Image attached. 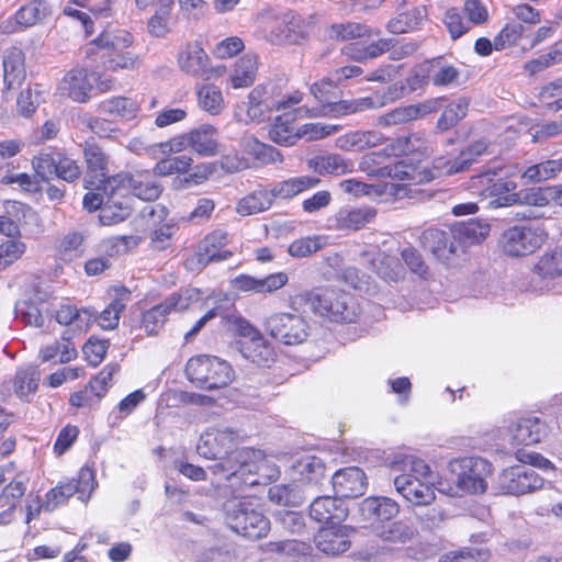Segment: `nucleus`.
<instances>
[{
	"instance_id": "2f4dec72",
	"label": "nucleus",
	"mask_w": 562,
	"mask_h": 562,
	"mask_svg": "<svg viewBox=\"0 0 562 562\" xmlns=\"http://www.w3.org/2000/svg\"><path fill=\"white\" fill-rule=\"evenodd\" d=\"M422 246L429 250L438 260H449L458 251L452 238V229L427 228L420 236Z\"/></svg>"
},
{
	"instance_id": "0e129e2a",
	"label": "nucleus",
	"mask_w": 562,
	"mask_h": 562,
	"mask_svg": "<svg viewBox=\"0 0 562 562\" xmlns=\"http://www.w3.org/2000/svg\"><path fill=\"white\" fill-rule=\"evenodd\" d=\"M139 237L137 236H113L103 239L99 244V251L102 254L101 257L114 258L121 252L127 251L131 246H137L139 244Z\"/></svg>"
},
{
	"instance_id": "f03ea898",
	"label": "nucleus",
	"mask_w": 562,
	"mask_h": 562,
	"mask_svg": "<svg viewBox=\"0 0 562 562\" xmlns=\"http://www.w3.org/2000/svg\"><path fill=\"white\" fill-rule=\"evenodd\" d=\"M391 469L401 472L394 477V486L405 501L414 506H426L435 499L432 485L428 482L431 470L423 459L411 454H395Z\"/></svg>"
},
{
	"instance_id": "58836bf2",
	"label": "nucleus",
	"mask_w": 562,
	"mask_h": 562,
	"mask_svg": "<svg viewBox=\"0 0 562 562\" xmlns=\"http://www.w3.org/2000/svg\"><path fill=\"white\" fill-rule=\"evenodd\" d=\"M228 241V234L217 229L209 234L200 246V262L222 261L232 256V252L223 249Z\"/></svg>"
},
{
	"instance_id": "aec40b11",
	"label": "nucleus",
	"mask_w": 562,
	"mask_h": 562,
	"mask_svg": "<svg viewBox=\"0 0 562 562\" xmlns=\"http://www.w3.org/2000/svg\"><path fill=\"white\" fill-rule=\"evenodd\" d=\"M134 36L126 30H109L100 33L89 43L88 54L104 59L131 47Z\"/></svg>"
},
{
	"instance_id": "dca6fc26",
	"label": "nucleus",
	"mask_w": 562,
	"mask_h": 562,
	"mask_svg": "<svg viewBox=\"0 0 562 562\" xmlns=\"http://www.w3.org/2000/svg\"><path fill=\"white\" fill-rule=\"evenodd\" d=\"M186 291L184 294H188ZM190 295H183L182 293H173L168 296L164 302L153 306L142 314V321L139 328L148 336L158 335L167 321V316L171 311H183L189 307Z\"/></svg>"
},
{
	"instance_id": "ddd939ff",
	"label": "nucleus",
	"mask_w": 562,
	"mask_h": 562,
	"mask_svg": "<svg viewBox=\"0 0 562 562\" xmlns=\"http://www.w3.org/2000/svg\"><path fill=\"white\" fill-rule=\"evenodd\" d=\"M109 187L112 190L120 189L131 199L133 195L143 201H154L162 191L160 184L148 172L136 175L120 172L109 179Z\"/></svg>"
},
{
	"instance_id": "0eeeda50",
	"label": "nucleus",
	"mask_w": 562,
	"mask_h": 562,
	"mask_svg": "<svg viewBox=\"0 0 562 562\" xmlns=\"http://www.w3.org/2000/svg\"><path fill=\"white\" fill-rule=\"evenodd\" d=\"M548 234L539 224H520L505 229L499 239L503 251L510 257L533 254L546 241Z\"/></svg>"
},
{
	"instance_id": "393cba45",
	"label": "nucleus",
	"mask_w": 562,
	"mask_h": 562,
	"mask_svg": "<svg viewBox=\"0 0 562 562\" xmlns=\"http://www.w3.org/2000/svg\"><path fill=\"white\" fill-rule=\"evenodd\" d=\"M441 99H430L418 104L395 108L380 116L378 123L382 126H394L409 123L430 113L437 112L441 108Z\"/></svg>"
},
{
	"instance_id": "8fccbe9b",
	"label": "nucleus",
	"mask_w": 562,
	"mask_h": 562,
	"mask_svg": "<svg viewBox=\"0 0 562 562\" xmlns=\"http://www.w3.org/2000/svg\"><path fill=\"white\" fill-rule=\"evenodd\" d=\"M257 71V56L246 54L235 64L231 75L232 87L235 89L246 88L254 83Z\"/></svg>"
},
{
	"instance_id": "c85d7f7f",
	"label": "nucleus",
	"mask_w": 562,
	"mask_h": 562,
	"mask_svg": "<svg viewBox=\"0 0 562 562\" xmlns=\"http://www.w3.org/2000/svg\"><path fill=\"white\" fill-rule=\"evenodd\" d=\"M175 0H156L154 12L147 21L148 33L156 38H165L178 23Z\"/></svg>"
},
{
	"instance_id": "052dcab7",
	"label": "nucleus",
	"mask_w": 562,
	"mask_h": 562,
	"mask_svg": "<svg viewBox=\"0 0 562 562\" xmlns=\"http://www.w3.org/2000/svg\"><path fill=\"white\" fill-rule=\"evenodd\" d=\"M470 100L467 97H461L451 102L441 113L437 127L440 131H448L458 124L468 114Z\"/></svg>"
},
{
	"instance_id": "69168bd1",
	"label": "nucleus",
	"mask_w": 562,
	"mask_h": 562,
	"mask_svg": "<svg viewBox=\"0 0 562 562\" xmlns=\"http://www.w3.org/2000/svg\"><path fill=\"white\" fill-rule=\"evenodd\" d=\"M193 160L188 155L169 156L160 159L155 168L154 173L161 177H167L173 173H184L191 167Z\"/></svg>"
},
{
	"instance_id": "20e7f679",
	"label": "nucleus",
	"mask_w": 562,
	"mask_h": 562,
	"mask_svg": "<svg viewBox=\"0 0 562 562\" xmlns=\"http://www.w3.org/2000/svg\"><path fill=\"white\" fill-rule=\"evenodd\" d=\"M304 303L311 311L330 322L353 323L360 315V306L353 295L331 288H315L297 294L292 304Z\"/></svg>"
},
{
	"instance_id": "338daca9",
	"label": "nucleus",
	"mask_w": 562,
	"mask_h": 562,
	"mask_svg": "<svg viewBox=\"0 0 562 562\" xmlns=\"http://www.w3.org/2000/svg\"><path fill=\"white\" fill-rule=\"evenodd\" d=\"M372 265L376 273L385 280L397 281L403 276V268L397 258L393 256L378 254L372 260Z\"/></svg>"
},
{
	"instance_id": "774afa93",
	"label": "nucleus",
	"mask_w": 562,
	"mask_h": 562,
	"mask_svg": "<svg viewBox=\"0 0 562 562\" xmlns=\"http://www.w3.org/2000/svg\"><path fill=\"white\" fill-rule=\"evenodd\" d=\"M325 244V239L322 236L301 237L289 245L288 252L294 258H304L321 250Z\"/></svg>"
},
{
	"instance_id": "72a5a7b5",
	"label": "nucleus",
	"mask_w": 562,
	"mask_h": 562,
	"mask_svg": "<svg viewBox=\"0 0 562 562\" xmlns=\"http://www.w3.org/2000/svg\"><path fill=\"white\" fill-rule=\"evenodd\" d=\"M179 68L196 78H204L209 71V56L198 42H189L178 53Z\"/></svg>"
},
{
	"instance_id": "f704fd0d",
	"label": "nucleus",
	"mask_w": 562,
	"mask_h": 562,
	"mask_svg": "<svg viewBox=\"0 0 562 562\" xmlns=\"http://www.w3.org/2000/svg\"><path fill=\"white\" fill-rule=\"evenodd\" d=\"M385 139V136L379 131L357 130L338 136L335 139V146L340 150L355 153L382 145Z\"/></svg>"
},
{
	"instance_id": "f257e3e1",
	"label": "nucleus",
	"mask_w": 562,
	"mask_h": 562,
	"mask_svg": "<svg viewBox=\"0 0 562 562\" xmlns=\"http://www.w3.org/2000/svg\"><path fill=\"white\" fill-rule=\"evenodd\" d=\"M238 436L229 428H209L196 446L198 453L210 460H221L214 472H226L232 485L241 482L246 486L259 484V477H277L279 471L263 451L252 448H235Z\"/></svg>"
},
{
	"instance_id": "bf43d9fd",
	"label": "nucleus",
	"mask_w": 562,
	"mask_h": 562,
	"mask_svg": "<svg viewBox=\"0 0 562 562\" xmlns=\"http://www.w3.org/2000/svg\"><path fill=\"white\" fill-rule=\"evenodd\" d=\"M245 151L252 156L260 164H276L282 161L281 153L271 145L265 144L255 137H247L244 139Z\"/></svg>"
},
{
	"instance_id": "1a4fd4ad",
	"label": "nucleus",
	"mask_w": 562,
	"mask_h": 562,
	"mask_svg": "<svg viewBox=\"0 0 562 562\" xmlns=\"http://www.w3.org/2000/svg\"><path fill=\"white\" fill-rule=\"evenodd\" d=\"M471 189L485 199L493 209L508 207L517 204V183L497 178L494 170L488 169L471 179Z\"/></svg>"
},
{
	"instance_id": "c9c22d12",
	"label": "nucleus",
	"mask_w": 562,
	"mask_h": 562,
	"mask_svg": "<svg viewBox=\"0 0 562 562\" xmlns=\"http://www.w3.org/2000/svg\"><path fill=\"white\" fill-rule=\"evenodd\" d=\"M24 53L18 47H11L3 54V83L5 89H15L22 85L26 71Z\"/></svg>"
},
{
	"instance_id": "7c9ffc66",
	"label": "nucleus",
	"mask_w": 562,
	"mask_h": 562,
	"mask_svg": "<svg viewBox=\"0 0 562 562\" xmlns=\"http://www.w3.org/2000/svg\"><path fill=\"white\" fill-rule=\"evenodd\" d=\"M359 514L363 521L386 522L400 513V505L386 496H370L359 504Z\"/></svg>"
},
{
	"instance_id": "4c0bfd02",
	"label": "nucleus",
	"mask_w": 562,
	"mask_h": 562,
	"mask_svg": "<svg viewBox=\"0 0 562 562\" xmlns=\"http://www.w3.org/2000/svg\"><path fill=\"white\" fill-rule=\"evenodd\" d=\"M295 114L285 112L274 119L270 130V139L281 146H293L300 139L299 128L294 125Z\"/></svg>"
},
{
	"instance_id": "a211bd4d",
	"label": "nucleus",
	"mask_w": 562,
	"mask_h": 562,
	"mask_svg": "<svg viewBox=\"0 0 562 562\" xmlns=\"http://www.w3.org/2000/svg\"><path fill=\"white\" fill-rule=\"evenodd\" d=\"M83 158L87 166L86 188L100 190L112 177L109 176V155L99 146L94 139H87L82 146Z\"/></svg>"
},
{
	"instance_id": "4be33fe9",
	"label": "nucleus",
	"mask_w": 562,
	"mask_h": 562,
	"mask_svg": "<svg viewBox=\"0 0 562 562\" xmlns=\"http://www.w3.org/2000/svg\"><path fill=\"white\" fill-rule=\"evenodd\" d=\"M333 490L339 498L362 496L368 486L364 472L358 467H349L335 472L331 477Z\"/></svg>"
},
{
	"instance_id": "cd10ccee",
	"label": "nucleus",
	"mask_w": 562,
	"mask_h": 562,
	"mask_svg": "<svg viewBox=\"0 0 562 562\" xmlns=\"http://www.w3.org/2000/svg\"><path fill=\"white\" fill-rule=\"evenodd\" d=\"M94 80V74L85 68H74L64 76L59 90L72 101L85 103L90 99Z\"/></svg>"
},
{
	"instance_id": "79ce46f5",
	"label": "nucleus",
	"mask_w": 562,
	"mask_h": 562,
	"mask_svg": "<svg viewBox=\"0 0 562 562\" xmlns=\"http://www.w3.org/2000/svg\"><path fill=\"white\" fill-rule=\"evenodd\" d=\"M488 233V224L471 220L456 224L452 228V238L457 247L470 246L484 240Z\"/></svg>"
},
{
	"instance_id": "a19ab883",
	"label": "nucleus",
	"mask_w": 562,
	"mask_h": 562,
	"mask_svg": "<svg viewBox=\"0 0 562 562\" xmlns=\"http://www.w3.org/2000/svg\"><path fill=\"white\" fill-rule=\"evenodd\" d=\"M217 130L210 124H203L189 132L190 148L201 156L217 154Z\"/></svg>"
},
{
	"instance_id": "e2e57ef3",
	"label": "nucleus",
	"mask_w": 562,
	"mask_h": 562,
	"mask_svg": "<svg viewBox=\"0 0 562 562\" xmlns=\"http://www.w3.org/2000/svg\"><path fill=\"white\" fill-rule=\"evenodd\" d=\"M14 313L15 317L27 326L42 327L44 325L43 310L33 299L19 301L15 304Z\"/></svg>"
},
{
	"instance_id": "de8ad7c7",
	"label": "nucleus",
	"mask_w": 562,
	"mask_h": 562,
	"mask_svg": "<svg viewBox=\"0 0 562 562\" xmlns=\"http://www.w3.org/2000/svg\"><path fill=\"white\" fill-rule=\"evenodd\" d=\"M98 111L102 114L117 116L128 121L136 117L139 112V105L130 98L113 97L100 102Z\"/></svg>"
},
{
	"instance_id": "3c124183",
	"label": "nucleus",
	"mask_w": 562,
	"mask_h": 562,
	"mask_svg": "<svg viewBox=\"0 0 562 562\" xmlns=\"http://www.w3.org/2000/svg\"><path fill=\"white\" fill-rule=\"evenodd\" d=\"M115 297L109 304L106 308H104L99 317V325L103 329H113L117 326L120 314L124 311L127 302L130 301V291L125 288L119 289L115 291Z\"/></svg>"
},
{
	"instance_id": "13d9d810",
	"label": "nucleus",
	"mask_w": 562,
	"mask_h": 562,
	"mask_svg": "<svg viewBox=\"0 0 562 562\" xmlns=\"http://www.w3.org/2000/svg\"><path fill=\"white\" fill-rule=\"evenodd\" d=\"M294 469L302 481L314 484L321 482L326 472L325 462L316 456L302 457L297 460Z\"/></svg>"
},
{
	"instance_id": "2eb2a0df",
	"label": "nucleus",
	"mask_w": 562,
	"mask_h": 562,
	"mask_svg": "<svg viewBox=\"0 0 562 562\" xmlns=\"http://www.w3.org/2000/svg\"><path fill=\"white\" fill-rule=\"evenodd\" d=\"M239 328L244 337L240 341L243 357L259 367H270L276 359L273 348L248 322H243Z\"/></svg>"
},
{
	"instance_id": "423d86ee",
	"label": "nucleus",
	"mask_w": 562,
	"mask_h": 562,
	"mask_svg": "<svg viewBox=\"0 0 562 562\" xmlns=\"http://www.w3.org/2000/svg\"><path fill=\"white\" fill-rule=\"evenodd\" d=\"M186 374L198 386L215 390L233 381L234 370L228 362L216 357L198 356L187 362Z\"/></svg>"
},
{
	"instance_id": "49530a36",
	"label": "nucleus",
	"mask_w": 562,
	"mask_h": 562,
	"mask_svg": "<svg viewBox=\"0 0 562 562\" xmlns=\"http://www.w3.org/2000/svg\"><path fill=\"white\" fill-rule=\"evenodd\" d=\"M41 379V371L36 366L20 368L12 381L14 393L22 400L29 401L37 387Z\"/></svg>"
},
{
	"instance_id": "603ef678",
	"label": "nucleus",
	"mask_w": 562,
	"mask_h": 562,
	"mask_svg": "<svg viewBox=\"0 0 562 562\" xmlns=\"http://www.w3.org/2000/svg\"><path fill=\"white\" fill-rule=\"evenodd\" d=\"M77 349L69 339L55 340L40 350L42 362L68 363L77 358Z\"/></svg>"
},
{
	"instance_id": "b1692460",
	"label": "nucleus",
	"mask_w": 562,
	"mask_h": 562,
	"mask_svg": "<svg viewBox=\"0 0 562 562\" xmlns=\"http://www.w3.org/2000/svg\"><path fill=\"white\" fill-rule=\"evenodd\" d=\"M406 93V87L403 83L396 82L387 88V91L382 95L366 97L353 101H341L335 103L333 111L337 115H345L350 113L360 112L367 109L381 108L387 102L401 99Z\"/></svg>"
},
{
	"instance_id": "e433bc0d",
	"label": "nucleus",
	"mask_w": 562,
	"mask_h": 562,
	"mask_svg": "<svg viewBox=\"0 0 562 562\" xmlns=\"http://www.w3.org/2000/svg\"><path fill=\"white\" fill-rule=\"evenodd\" d=\"M272 34L278 43L297 44L308 35V27L301 16L285 14Z\"/></svg>"
},
{
	"instance_id": "9d476101",
	"label": "nucleus",
	"mask_w": 562,
	"mask_h": 562,
	"mask_svg": "<svg viewBox=\"0 0 562 562\" xmlns=\"http://www.w3.org/2000/svg\"><path fill=\"white\" fill-rule=\"evenodd\" d=\"M369 166V175L378 177H389L391 182H386L381 190V193L389 194L395 199H403L411 192L409 186L423 181L422 172L417 167L406 164L404 160H398L393 165L371 169Z\"/></svg>"
},
{
	"instance_id": "6e6552de",
	"label": "nucleus",
	"mask_w": 562,
	"mask_h": 562,
	"mask_svg": "<svg viewBox=\"0 0 562 562\" xmlns=\"http://www.w3.org/2000/svg\"><path fill=\"white\" fill-rule=\"evenodd\" d=\"M32 165L36 175L45 181L58 178L74 182L81 176L78 162L57 148L42 150L33 158Z\"/></svg>"
},
{
	"instance_id": "6e6d98bb",
	"label": "nucleus",
	"mask_w": 562,
	"mask_h": 562,
	"mask_svg": "<svg viewBox=\"0 0 562 562\" xmlns=\"http://www.w3.org/2000/svg\"><path fill=\"white\" fill-rule=\"evenodd\" d=\"M392 46V40L379 38L370 44H364L360 41L349 44L345 49L346 54L353 59L362 60L368 58H375L383 53L387 52Z\"/></svg>"
},
{
	"instance_id": "a878e982",
	"label": "nucleus",
	"mask_w": 562,
	"mask_h": 562,
	"mask_svg": "<svg viewBox=\"0 0 562 562\" xmlns=\"http://www.w3.org/2000/svg\"><path fill=\"white\" fill-rule=\"evenodd\" d=\"M349 510L338 496H318L310 505V517L325 525H339L348 517Z\"/></svg>"
},
{
	"instance_id": "a18cd8bd",
	"label": "nucleus",
	"mask_w": 562,
	"mask_h": 562,
	"mask_svg": "<svg viewBox=\"0 0 562 562\" xmlns=\"http://www.w3.org/2000/svg\"><path fill=\"white\" fill-rule=\"evenodd\" d=\"M55 318L60 325H72L77 330L82 331L95 319V313L89 308H78L70 303H65L56 311Z\"/></svg>"
},
{
	"instance_id": "412c9836",
	"label": "nucleus",
	"mask_w": 562,
	"mask_h": 562,
	"mask_svg": "<svg viewBox=\"0 0 562 562\" xmlns=\"http://www.w3.org/2000/svg\"><path fill=\"white\" fill-rule=\"evenodd\" d=\"M356 529L347 525H330L327 528H321L315 535L314 542L316 548L328 555H337L346 552L351 542L349 537Z\"/></svg>"
},
{
	"instance_id": "473e14b6",
	"label": "nucleus",
	"mask_w": 562,
	"mask_h": 562,
	"mask_svg": "<svg viewBox=\"0 0 562 562\" xmlns=\"http://www.w3.org/2000/svg\"><path fill=\"white\" fill-rule=\"evenodd\" d=\"M307 167L319 176L335 177L352 173L356 170V165L350 158L336 153L313 156L307 159Z\"/></svg>"
},
{
	"instance_id": "f3484780",
	"label": "nucleus",
	"mask_w": 562,
	"mask_h": 562,
	"mask_svg": "<svg viewBox=\"0 0 562 562\" xmlns=\"http://www.w3.org/2000/svg\"><path fill=\"white\" fill-rule=\"evenodd\" d=\"M427 151L424 134L412 133L394 139L389 146L380 151H372L361 158L359 167L362 171H369V166L380 164V159L390 156H402L413 153L425 154Z\"/></svg>"
},
{
	"instance_id": "9b49d317",
	"label": "nucleus",
	"mask_w": 562,
	"mask_h": 562,
	"mask_svg": "<svg viewBox=\"0 0 562 562\" xmlns=\"http://www.w3.org/2000/svg\"><path fill=\"white\" fill-rule=\"evenodd\" d=\"M247 99L246 115L248 120L260 123L268 119L274 110H286L301 103L303 94L295 91L282 100H274L266 87L257 86L249 92Z\"/></svg>"
},
{
	"instance_id": "bb28decb",
	"label": "nucleus",
	"mask_w": 562,
	"mask_h": 562,
	"mask_svg": "<svg viewBox=\"0 0 562 562\" xmlns=\"http://www.w3.org/2000/svg\"><path fill=\"white\" fill-rule=\"evenodd\" d=\"M508 435L515 446H531L540 442L548 435L544 422L535 416L522 417L508 427Z\"/></svg>"
},
{
	"instance_id": "5701e85b",
	"label": "nucleus",
	"mask_w": 562,
	"mask_h": 562,
	"mask_svg": "<svg viewBox=\"0 0 562 562\" xmlns=\"http://www.w3.org/2000/svg\"><path fill=\"white\" fill-rule=\"evenodd\" d=\"M372 533L382 542L403 546L412 542L418 535L417 527L409 519L372 522Z\"/></svg>"
},
{
	"instance_id": "f8f14e48",
	"label": "nucleus",
	"mask_w": 562,
	"mask_h": 562,
	"mask_svg": "<svg viewBox=\"0 0 562 562\" xmlns=\"http://www.w3.org/2000/svg\"><path fill=\"white\" fill-rule=\"evenodd\" d=\"M267 333L284 345L303 342L308 335V325L303 316L292 313H277L265 323Z\"/></svg>"
},
{
	"instance_id": "4d7b16f0",
	"label": "nucleus",
	"mask_w": 562,
	"mask_h": 562,
	"mask_svg": "<svg viewBox=\"0 0 562 562\" xmlns=\"http://www.w3.org/2000/svg\"><path fill=\"white\" fill-rule=\"evenodd\" d=\"M426 15L427 10L425 7H416L391 19L386 27L393 34L406 33L416 29Z\"/></svg>"
},
{
	"instance_id": "5fc2aeb1",
	"label": "nucleus",
	"mask_w": 562,
	"mask_h": 562,
	"mask_svg": "<svg viewBox=\"0 0 562 562\" xmlns=\"http://www.w3.org/2000/svg\"><path fill=\"white\" fill-rule=\"evenodd\" d=\"M535 273L543 280H552L562 276V250L555 248L542 254L533 267Z\"/></svg>"
},
{
	"instance_id": "39448f33",
	"label": "nucleus",
	"mask_w": 562,
	"mask_h": 562,
	"mask_svg": "<svg viewBox=\"0 0 562 562\" xmlns=\"http://www.w3.org/2000/svg\"><path fill=\"white\" fill-rule=\"evenodd\" d=\"M225 518L233 531L248 539L268 535L270 521L259 508L255 497H233L224 503Z\"/></svg>"
},
{
	"instance_id": "c03bdc74",
	"label": "nucleus",
	"mask_w": 562,
	"mask_h": 562,
	"mask_svg": "<svg viewBox=\"0 0 562 562\" xmlns=\"http://www.w3.org/2000/svg\"><path fill=\"white\" fill-rule=\"evenodd\" d=\"M319 179L311 176H300L277 182L269 190L273 199H292L301 192L315 188Z\"/></svg>"
},
{
	"instance_id": "6ab92c4d",
	"label": "nucleus",
	"mask_w": 562,
	"mask_h": 562,
	"mask_svg": "<svg viewBox=\"0 0 562 562\" xmlns=\"http://www.w3.org/2000/svg\"><path fill=\"white\" fill-rule=\"evenodd\" d=\"M106 195L105 203L101 207L99 220L102 225H115L125 221L132 211L131 198L120 189H111L109 180L100 188Z\"/></svg>"
},
{
	"instance_id": "c756f323",
	"label": "nucleus",
	"mask_w": 562,
	"mask_h": 562,
	"mask_svg": "<svg viewBox=\"0 0 562 562\" xmlns=\"http://www.w3.org/2000/svg\"><path fill=\"white\" fill-rule=\"evenodd\" d=\"M95 485L97 482L92 469L83 467L79 471L77 479H72L68 482H61L56 487L49 490V496L54 499L56 497V493H59L61 495L60 499L66 502L69 497L77 494L81 502H87Z\"/></svg>"
},
{
	"instance_id": "7ed1b4c3",
	"label": "nucleus",
	"mask_w": 562,
	"mask_h": 562,
	"mask_svg": "<svg viewBox=\"0 0 562 562\" xmlns=\"http://www.w3.org/2000/svg\"><path fill=\"white\" fill-rule=\"evenodd\" d=\"M492 464L479 457H464L448 463V477L438 482V491L451 497L481 494L486 491V477Z\"/></svg>"
},
{
	"instance_id": "37998d69",
	"label": "nucleus",
	"mask_w": 562,
	"mask_h": 562,
	"mask_svg": "<svg viewBox=\"0 0 562 562\" xmlns=\"http://www.w3.org/2000/svg\"><path fill=\"white\" fill-rule=\"evenodd\" d=\"M375 216L371 207H342L335 215V226L338 229L357 231L366 226Z\"/></svg>"
},
{
	"instance_id": "4468645a",
	"label": "nucleus",
	"mask_w": 562,
	"mask_h": 562,
	"mask_svg": "<svg viewBox=\"0 0 562 562\" xmlns=\"http://www.w3.org/2000/svg\"><path fill=\"white\" fill-rule=\"evenodd\" d=\"M497 484L505 494L522 495L541 490L544 480L531 468L515 465L499 474Z\"/></svg>"
},
{
	"instance_id": "680f3d73",
	"label": "nucleus",
	"mask_w": 562,
	"mask_h": 562,
	"mask_svg": "<svg viewBox=\"0 0 562 562\" xmlns=\"http://www.w3.org/2000/svg\"><path fill=\"white\" fill-rule=\"evenodd\" d=\"M562 171V161L560 159L547 160L528 167L522 178L530 183L547 181L557 177Z\"/></svg>"
},
{
	"instance_id": "ea45409f",
	"label": "nucleus",
	"mask_w": 562,
	"mask_h": 562,
	"mask_svg": "<svg viewBox=\"0 0 562 562\" xmlns=\"http://www.w3.org/2000/svg\"><path fill=\"white\" fill-rule=\"evenodd\" d=\"M50 13V4L46 0H30L14 13V20L21 29H29L44 22Z\"/></svg>"
},
{
	"instance_id": "09e8293b",
	"label": "nucleus",
	"mask_w": 562,
	"mask_h": 562,
	"mask_svg": "<svg viewBox=\"0 0 562 562\" xmlns=\"http://www.w3.org/2000/svg\"><path fill=\"white\" fill-rule=\"evenodd\" d=\"M272 202L270 191L259 189L241 198L237 202L236 212L241 216L258 214L270 209Z\"/></svg>"
},
{
	"instance_id": "864d4df0",
	"label": "nucleus",
	"mask_w": 562,
	"mask_h": 562,
	"mask_svg": "<svg viewBox=\"0 0 562 562\" xmlns=\"http://www.w3.org/2000/svg\"><path fill=\"white\" fill-rule=\"evenodd\" d=\"M196 98L200 109L211 115H218L225 108L222 90L212 83H204L196 88Z\"/></svg>"
}]
</instances>
